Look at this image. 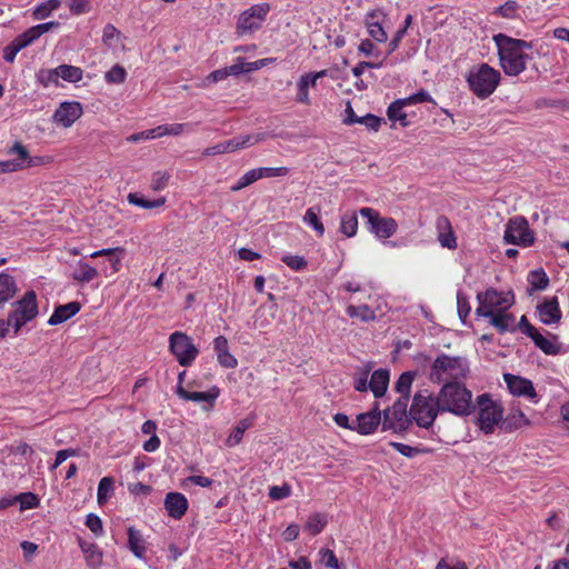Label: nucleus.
<instances>
[{
    "mask_svg": "<svg viewBox=\"0 0 569 569\" xmlns=\"http://www.w3.org/2000/svg\"><path fill=\"white\" fill-rule=\"evenodd\" d=\"M169 181V174L167 172L158 171L152 174L150 188L153 191L163 190Z\"/></svg>",
    "mask_w": 569,
    "mask_h": 569,
    "instance_id": "57",
    "label": "nucleus"
},
{
    "mask_svg": "<svg viewBox=\"0 0 569 569\" xmlns=\"http://www.w3.org/2000/svg\"><path fill=\"white\" fill-rule=\"evenodd\" d=\"M439 413H442V410L438 405L437 396L431 395L428 390L415 395L410 415L419 427H431Z\"/></svg>",
    "mask_w": 569,
    "mask_h": 569,
    "instance_id": "5",
    "label": "nucleus"
},
{
    "mask_svg": "<svg viewBox=\"0 0 569 569\" xmlns=\"http://www.w3.org/2000/svg\"><path fill=\"white\" fill-rule=\"evenodd\" d=\"M479 408L478 425L485 433H492L496 426L501 421L503 409L500 403L491 399L487 393L477 398Z\"/></svg>",
    "mask_w": 569,
    "mask_h": 569,
    "instance_id": "10",
    "label": "nucleus"
},
{
    "mask_svg": "<svg viewBox=\"0 0 569 569\" xmlns=\"http://www.w3.org/2000/svg\"><path fill=\"white\" fill-rule=\"evenodd\" d=\"M489 320V323L495 327L499 332H515L518 326H516L515 316L508 310L493 313V316L485 317Z\"/></svg>",
    "mask_w": 569,
    "mask_h": 569,
    "instance_id": "26",
    "label": "nucleus"
},
{
    "mask_svg": "<svg viewBox=\"0 0 569 569\" xmlns=\"http://www.w3.org/2000/svg\"><path fill=\"white\" fill-rule=\"evenodd\" d=\"M346 313L350 318L359 319L362 322H370L377 319L376 311L369 307L368 305H348L346 308Z\"/></svg>",
    "mask_w": 569,
    "mask_h": 569,
    "instance_id": "36",
    "label": "nucleus"
},
{
    "mask_svg": "<svg viewBox=\"0 0 569 569\" xmlns=\"http://www.w3.org/2000/svg\"><path fill=\"white\" fill-rule=\"evenodd\" d=\"M446 227L448 228L447 232H440L438 236V241L443 248L456 249L457 248V239L451 230L449 221L446 218H441L438 220V228Z\"/></svg>",
    "mask_w": 569,
    "mask_h": 569,
    "instance_id": "43",
    "label": "nucleus"
},
{
    "mask_svg": "<svg viewBox=\"0 0 569 569\" xmlns=\"http://www.w3.org/2000/svg\"><path fill=\"white\" fill-rule=\"evenodd\" d=\"M528 281L535 290H543L549 283V279L543 270L531 271L528 276Z\"/></svg>",
    "mask_w": 569,
    "mask_h": 569,
    "instance_id": "47",
    "label": "nucleus"
},
{
    "mask_svg": "<svg viewBox=\"0 0 569 569\" xmlns=\"http://www.w3.org/2000/svg\"><path fill=\"white\" fill-rule=\"evenodd\" d=\"M281 260L293 271H301L307 267V261L301 256L287 253L282 256Z\"/></svg>",
    "mask_w": 569,
    "mask_h": 569,
    "instance_id": "54",
    "label": "nucleus"
},
{
    "mask_svg": "<svg viewBox=\"0 0 569 569\" xmlns=\"http://www.w3.org/2000/svg\"><path fill=\"white\" fill-rule=\"evenodd\" d=\"M389 383V371L385 369H378L372 372L369 380V389L372 391L375 397L379 398L385 395Z\"/></svg>",
    "mask_w": 569,
    "mask_h": 569,
    "instance_id": "33",
    "label": "nucleus"
},
{
    "mask_svg": "<svg viewBox=\"0 0 569 569\" xmlns=\"http://www.w3.org/2000/svg\"><path fill=\"white\" fill-rule=\"evenodd\" d=\"M189 485H196L202 488H207L212 485V480L204 476H189L186 479H183L182 487L188 488Z\"/></svg>",
    "mask_w": 569,
    "mask_h": 569,
    "instance_id": "61",
    "label": "nucleus"
},
{
    "mask_svg": "<svg viewBox=\"0 0 569 569\" xmlns=\"http://www.w3.org/2000/svg\"><path fill=\"white\" fill-rule=\"evenodd\" d=\"M254 420L256 415H250L238 421L228 435L224 441L226 446L229 448L238 446L242 441L244 432L253 426Z\"/></svg>",
    "mask_w": 569,
    "mask_h": 569,
    "instance_id": "27",
    "label": "nucleus"
},
{
    "mask_svg": "<svg viewBox=\"0 0 569 569\" xmlns=\"http://www.w3.org/2000/svg\"><path fill=\"white\" fill-rule=\"evenodd\" d=\"M80 311V303L77 301H72L62 306H59L54 309L52 315L50 316L48 323L50 326H57L63 323L74 315Z\"/></svg>",
    "mask_w": 569,
    "mask_h": 569,
    "instance_id": "31",
    "label": "nucleus"
},
{
    "mask_svg": "<svg viewBox=\"0 0 569 569\" xmlns=\"http://www.w3.org/2000/svg\"><path fill=\"white\" fill-rule=\"evenodd\" d=\"M127 200L130 204L143 208V209L160 208V207L164 206V203L167 201L164 197H160L156 200H147L137 192L129 193L127 197Z\"/></svg>",
    "mask_w": 569,
    "mask_h": 569,
    "instance_id": "40",
    "label": "nucleus"
},
{
    "mask_svg": "<svg viewBox=\"0 0 569 569\" xmlns=\"http://www.w3.org/2000/svg\"><path fill=\"white\" fill-rule=\"evenodd\" d=\"M519 4L516 1H507L500 7L496 8L495 13L500 14L507 19H516L518 17Z\"/></svg>",
    "mask_w": 569,
    "mask_h": 569,
    "instance_id": "51",
    "label": "nucleus"
},
{
    "mask_svg": "<svg viewBox=\"0 0 569 569\" xmlns=\"http://www.w3.org/2000/svg\"><path fill=\"white\" fill-rule=\"evenodd\" d=\"M60 24L57 21H49L44 23H40L33 26L26 30L23 33L19 34L12 41L14 44L20 48V50L27 48L31 43H33L37 39H39L43 33L50 31L53 28H58Z\"/></svg>",
    "mask_w": 569,
    "mask_h": 569,
    "instance_id": "20",
    "label": "nucleus"
},
{
    "mask_svg": "<svg viewBox=\"0 0 569 569\" xmlns=\"http://www.w3.org/2000/svg\"><path fill=\"white\" fill-rule=\"evenodd\" d=\"M408 107L403 99H398L393 101L387 110V116L390 121L399 122L401 127H408L410 121L408 119V114L405 111V108Z\"/></svg>",
    "mask_w": 569,
    "mask_h": 569,
    "instance_id": "34",
    "label": "nucleus"
},
{
    "mask_svg": "<svg viewBox=\"0 0 569 569\" xmlns=\"http://www.w3.org/2000/svg\"><path fill=\"white\" fill-rule=\"evenodd\" d=\"M470 371L469 361L460 356H438L430 366L429 379L433 383L461 382Z\"/></svg>",
    "mask_w": 569,
    "mask_h": 569,
    "instance_id": "3",
    "label": "nucleus"
},
{
    "mask_svg": "<svg viewBox=\"0 0 569 569\" xmlns=\"http://www.w3.org/2000/svg\"><path fill=\"white\" fill-rule=\"evenodd\" d=\"M510 422L515 428H522L530 426V420L522 411H516L510 416Z\"/></svg>",
    "mask_w": 569,
    "mask_h": 569,
    "instance_id": "64",
    "label": "nucleus"
},
{
    "mask_svg": "<svg viewBox=\"0 0 569 569\" xmlns=\"http://www.w3.org/2000/svg\"><path fill=\"white\" fill-rule=\"evenodd\" d=\"M18 291L17 282L9 273H0V306L14 297Z\"/></svg>",
    "mask_w": 569,
    "mask_h": 569,
    "instance_id": "35",
    "label": "nucleus"
},
{
    "mask_svg": "<svg viewBox=\"0 0 569 569\" xmlns=\"http://www.w3.org/2000/svg\"><path fill=\"white\" fill-rule=\"evenodd\" d=\"M38 79L44 87L59 84L58 67L53 69L40 70L38 73Z\"/></svg>",
    "mask_w": 569,
    "mask_h": 569,
    "instance_id": "52",
    "label": "nucleus"
},
{
    "mask_svg": "<svg viewBox=\"0 0 569 569\" xmlns=\"http://www.w3.org/2000/svg\"><path fill=\"white\" fill-rule=\"evenodd\" d=\"M128 548L138 559H144L147 551V542L140 530L134 527L127 529Z\"/></svg>",
    "mask_w": 569,
    "mask_h": 569,
    "instance_id": "29",
    "label": "nucleus"
},
{
    "mask_svg": "<svg viewBox=\"0 0 569 569\" xmlns=\"http://www.w3.org/2000/svg\"><path fill=\"white\" fill-rule=\"evenodd\" d=\"M503 380L511 395L525 397L533 403L538 402V395L531 380L512 373H505Z\"/></svg>",
    "mask_w": 569,
    "mask_h": 569,
    "instance_id": "14",
    "label": "nucleus"
},
{
    "mask_svg": "<svg viewBox=\"0 0 569 569\" xmlns=\"http://www.w3.org/2000/svg\"><path fill=\"white\" fill-rule=\"evenodd\" d=\"M321 562L330 568V569H345V567L339 562L335 552L330 549H321L319 551Z\"/></svg>",
    "mask_w": 569,
    "mask_h": 569,
    "instance_id": "53",
    "label": "nucleus"
},
{
    "mask_svg": "<svg viewBox=\"0 0 569 569\" xmlns=\"http://www.w3.org/2000/svg\"><path fill=\"white\" fill-rule=\"evenodd\" d=\"M403 101H406L408 106H413L422 102H432L433 99L429 94V92H427L426 90H420L407 98H403Z\"/></svg>",
    "mask_w": 569,
    "mask_h": 569,
    "instance_id": "58",
    "label": "nucleus"
},
{
    "mask_svg": "<svg viewBox=\"0 0 569 569\" xmlns=\"http://www.w3.org/2000/svg\"><path fill=\"white\" fill-rule=\"evenodd\" d=\"M519 330L530 338L535 346L548 356H556L562 351V345L559 342L558 337L553 333L547 332L542 335L536 327H533L526 316L520 318L518 323Z\"/></svg>",
    "mask_w": 569,
    "mask_h": 569,
    "instance_id": "9",
    "label": "nucleus"
},
{
    "mask_svg": "<svg viewBox=\"0 0 569 569\" xmlns=\"http://www.w3.org/2000/svg\"><path fill=\"white\" fill-rule=\"evenodd\" d=\"M339 230L347 238H352L358 231V217L355 211L341 216Z\"/></svg>",
    "mask_w": 569,
    "mask_h": 569,
    "instance_id": "39",
    "label": "nucleus"
},
{
    "mask_svg": "<svg viewBox=\"0 0 569 569\" xmlns=\"http://www.w3.org/2000/svg\"><path fill=\"white\" fill-rule=\"evenodd\" d=\"M114 490V481L111 477H103L99 485L97 491V501L99 506H103L110 499L111 495Z\"/></svg>",
    "mask_w": 569,
    "mask_h": 569,
    "instance_id": "42",
    "label": "nucleus"
},
{
    "mask_svg": "<svg viewBox=\"0 0 569 569\" xmlns=\"http://www.w3.org/2000/svg\"><path fill=\"white\" fill-rule=\"evenodd\" d=\"M380 420V412L377 410L360 413L355 420V430L360 435H370L377 429Z\"/></svg>",
    "mask_w": 569,
    "mask_h": 569,
    "instance_id": "25",
    "label": "nucleus"
},
{
    "mask_svg": "<svg viewBox=\"0 0 569 569\" xmlns=\"http://www.w3.org/2000/svg\"><path fill=\"white\" fill-rule=\"evenodd\" d=\"M71 268V278L79 283H88L100 273V270L90 266L84 260L77 261Z\"/></svg>",
    "mask_w": 569,
    "mask_h": 569,
    "instance_id": "28",
    "label": "nucleus"
},
{
    "mask_svg": "<svg viewBox=\"0 0 569 569\" xmlns=\"http://www.w3.org/2000/svg\"><path fill=\"white\" fill-rule=\"evenodd\" d=\"M267 133L258 132L253 134H246L232 138L233 148L236 151L246 149L248 147L254 146L258 142L266 140Z\"/></svg>",
    "mask_w": 569,
    "mask_h": 569,
    "instance_id": "41",
    "label": "nucleus"
},
{
    "mask_svg": "<svg viewBox=\"0 0 569 569\" xmlns=\"http://www.w3.org/2000/svg\"><path fill=\"white\" fill-rule=\"evenodd\" d=\"M102 43L110 50L123 49V36L113 24L108 23L102 31Z\"/></svg>",
    "mask_w": 569,
    "mask_h": 569,
    "instance_id": "32",
    "label": "nucleus"
},
{
    "mask_svg": "<svg viewBox=\"0 0 569 569\" xmlns=\"http://www.w3.org/2000/svg\"><path fill=\"white\" fill-rule=\"evenodd\" d=\"M127 78V71L120 64H114L108 72L104 74V79L108 83H117L120 84L124 82Z\"/></svg>",
    "mask_w": 569,
    "mask_h": 569,
    "instance_id": "48",
    "label": "nucleus"
},
{
    "mask_svg": "<svg viewBox=\"0 0 569 569\" xmlns=\"http://www.w3.org/2000/svg\"><path fill=\"white\" fill-rule=\"evenodd\" d=\"M411 22H412V16L411 14H407L406 18H405L402 28H400L396 32L393 38L388 43V54L392 53L393 51H396L398 49V47H399L402 38L407 33V30L410 27Z\"/></svg>",
    "mask_w": 569,
    "mask_h": 569,
    "instance_id": "46",
    "label": "nucleus"
},
{
    "mask_svg": "<svg viewBox=\"0 0 569 569\" xmlns=\"http://www.w3.org/2000/svg\"><path fill=\"white\" fill-rule=\"evenodd\" d=\"M18 500L20 501L21 509H33L38 507L40 502L38 496L32 492L21 493Z\"/></svg>",
    "mask_w": 569,
    "mask_h": 569,
    "instance_id": "59",
    "label": "nucleus"
},
{
    "mask_svg": "<svg viewBox=\"0 0 569 569\" xmlns=\"http://www.w3.org/2000/svg\"><path fill=\"white\" fill-rule=\"evenodd\" d=\"M123 249L122 248H107L90 253V258L106 257L109 266H101L100 273L104 277H110L117 273L121 268Z\"/></svg>",
    "mask_w": 569,
    "mask_h": 569,
    "instance_id": "17",
    "label": "nucleus"
},
{
    "mask_svg": "<svg viewBox=\"0 0 569 569\" xmlns=\"http://www.w3.org/2000/svg\"><path fill=\"white\" fill-rule=\"evenodd\" d=\"M479 306L476 309L478 317L493 316L496 312L508 310L515 303V297L511 292L488 289L477 295Z\"/></svg>",
    "mask_w": 569,
    "mask_h": 569,
    "instance_id": "7",
    "label": "nucleus"
},
{
    "mask_svg": "<svg viewBox=\"0 0 569 569\" xmlns=\"http://www.w3.org/2000/svg\"><path fill=\"white\" fill-rule=\"evenodd\" d=\"M60 6H61V1L60 0H47V1H43V2L39 3L33 9V12H32L33 18L37 19V20L47 19L48 17H50V14L53 11L59 9Z\"/></svg>",
    "mask_w": 569,
    "mask_h": 569,
    "instance_id": "44",
    "label": "nucleus"
},
{
    "mask_svg": "<svg viewBox=\"0 0 569 569\" xmlns=\"http://www.w3.org/2000/svg\"><path fill=\"white\" fill-rule=\"evenodd\" d=\"M169 349L177 361L183 367L191 366L199 355V350L192 339L181 331H174L170 335Z\"/></svg>",
    "mask_w": 569,
    "mask_h": 569,
    "instance_id": "11",
    "label": "nucleus"
},
{
    "mask_svg": "<svg viewBox=\"0 0 569 569\" xmlns=\"http://www.w3.org/2000/svg\"><path fill=\"white\" fill-rule=\"evenodd\" d=\"M385 14L381 10H372L366 14L365 26L369 36L377 42H386L388 39L387 32L382 28V19Z\"/></svg>",
    "mask_w": 569,
    "mask_h": 569,
    "instance_id": "21",
    "label": "nucleus"
},
{
    "mask_svg": "<svg viewBox=\"0 0 569 569\" xmlns=\"http://www.w3.org/2000/svg\"><path fill=\"white\" fill-rule=\"evenodd\" d=\"M328 523V516L323 512H315L310 515L305 523V530L311 536L319 535Z\"/></svg>",
    "mask_w": 569,
    "mask_h": 569,
    "instance_id": "37",
    "label": "nucleus"
},
{
    "mask_svg": "<svg viewBox=\"0 0 569 569\" xmlns=\"http://www.w3.org/2000/svg\"><path fill=\"white\" fill-rule=\"evenodd\" d=\"M270 12L269 3H257L242 11L237 20V32L247 34L259 30Z\"/></svg>",
    "mask_w": 569,
    "mask_h": 569,
    "instance_id": "12",
    "label": "nucleus"
},
{
    "mask_svg": "<svg viewBox=\"0 0 569 569\" xmlns=\"http://www.w3.org/2000/svg\"><path fill=\"white\" fill-rule=\"evenodd\" d=\"M87 528L96 536L101 537L103 535V523L101 518L96 513H89L86 518Z\"/></svg>",
    "mask_w": 569,
    "mask_h": 569,
    "instance_id": "55",
    "label": "nucleus"
},
{
    "mask_svg": "<svg viewBox=\"0 0 569 569\" xmlns=\"http://www.w3.org/2000/svg\"><path fill=\"white\" fill-rule=\"evenodd\" d=\"M39 313L37 295L33 290L27 291L23 297L12 303V309L8 315V321L17 335L24 325L32 321Z\"/></svg>",
    "mask_w": 569,
    "mask_h": 569,
    "instance_id": "6",
    "label": "nucleus"
},
{
    "mask_svg": "<svg viewBox=\"0 0 569 569\" xmlns=\"http://www.w3.org/2000/svg\"><path fill=\"white\" fill-rule=\"evenodd\" d=\"M503 240L507 243L530 247L535 242V234L528 221L520 216L511 218L505 229Z\"/></svg>",
    "mask_w": 569,
    "mask_h": 569,
    "instance_id": "13",
    "label": "nucleus"
},
{
    "mask_svg": "<svg viewBox=\"0 0 569 569\" xmlns=\"http://www.w3.org/2000/svg\"><path fill=\"white\" fill-rule=\"evenodd\" d=\"M498 48L500 66L508 76H518L526 69L528 56L526 50L531 49V43L510 38L503 33L493 36Z\"/></svg>",
    "mask_w": 569,
    "mask_h": 569,
    "instance_id": "1",
    "label": "nucleus"
},
{
    "mask_svg": "<svg viewBox=\"0 0 569 569\" xmlns=\"http://www.w3.org/2000/svg\"><path fill=\"white\" fill-rule=\"evenodd\" d=\"M269 498L271 500H282L291 495V487L288 483H283L281 486H272L269 489Z\"/></svg>",
    "mask_w": 569,
    "mask_h": 569,
    "instance_id": "56",
    "label": "nucleus"
},
{
    "mask_svg": "<svg viewBox=\"0 0 569 569\" xmlns=\"http://www.w3.org/2000/svg\"><path fill=\"white\" fill-rule=\"evenodd\" d=\"M359 213L367 219L368 230L382 243L396 246L388 241L398 230V222L390 217H382L377 210L366 207L361 208Z\"/></svg>",
    "mask_w": 569,
    "mask_h": 569,
    "instance_id": "8",
    "label": "nucleus"
},
{
    "mask_svg": "<svg viewBox=\"0 0 569 569\" xmlns=\"http://www.w3.org/2000/svg\"><path fill=\"white\" fill-rule=\"evenodd\" d=\"M176 392L186 401L207 403L208 409L214 406L220 396V389L216 386L211 387L208 391H187L183 387L177 386ZM203 409H207V407H203Z\"/></svg>",
    "mask_w": 569,
    "mask_h": 569,
    "instance_id": "18",
    "label": "nucleus"
},
{
    "mask_svg": "<svg viewBox=\"0 0 569 569\" xmlns=\"http://www.w3.org/2000/svg\"><path fill=\"white\" fill-rule=\"evenodd\" d=\"M163 505L168 516L176 520L181 519L186 515L189 507L188 499L180 492L167 493Z\"/></svg>",
    "mask_w": 569,
    "mask_h": 569,
    "instance_id": "22",
    "label": "nucleus"
},
{
    "mask_svg": "<svg viewBox=\"0 0 569 569\" xmlns=\"http://www.w3.org/2000/svg\"><path fill=\"white\" fill-rule=\"evenodd\" d=\"M345 122L347 124H353V123H362L368 129H371L373 131H378L381 124V119L373 114H367L360 119H346Z\"/></svg>",
    "mask_w": 569,
    "mask_h": 569,
    "instance_id": "50",
    "label": "nucleus"
},
{
    "mask_svg": "<svg viewBox=\"0 0 569 569\" xmlns=\"http://www.w3.org/2000/svg\"><path fill=\"white\" fill-rule=\"evenodd\" d=\"M79 547L89 567L99 568L102 565L103 552L97 543L80 539Z\"/></svg>",
    "mask_w": 569,
    "mask_h": 569,
    "instance_id": "30",
    "label": "nucleus"
},
{
    "mask_svg": "<svg viewBox=\"0 0 569 569\" xmlns=\"http://www.w3.org/2000/svg\"><path fill=\"white\" fill-rule=\"evenodd\" d=\"M326 74L327 70L302 74L297 82L298 93L296 100L307 106L310 104L309 88L316 87L318 79L325 77Z\"/></svg>",
    "mask_w": 569,
    "mask_h": 569,
    "instance_id": "23",
    "label": "nucleus"
},
{
    "mask_svg": "<svg viewBox=\"0 0 569 569\" xmlns=\"http://www.w3.org/2000/svg\"><path fill=\"white\" fill-rule=\"evenodd\" d=\"M358 50L367 57H378L379 54V50L369 39L361 40Z\"/></svg>",
    "mask_w": 569,
    "mask_h": 569,
    "instance_id": "63",
    "label": "nucleus"
},
{
    "mask_svg": "<svg viewBox=\"0 0 569 569\" xmlns=\"http://www.w3.org/2000/svg\"><path fill=\"white\" fill-rule=\"evenodd\" d=\"M59 78L68 82H79L82 80L83 71L81 68L70 64H60L58 67Z\"/></svg>",
    "mask_w": 569,
    "mask_h": 569,
    "instance_id": "45",
    "label": "nucleus"
},
{
    "mask_svg": "<svg viewBox=\"0 0 569 569\" xmlns=\"http://www.w3.org/2000/svg\"><path fill=\"white\" fill-rule=\"evenodd\" d=\"M413 379H415V373L408 371V372H403L399 377L398 381L396 382V390L399 393L406 396L407 399H408Z\"/></svg>",
    "mask_w": 569,
    "mask_h": 569,
    "instance_id": "49",
    "label": "nucleus"
},
{
    "mask_svg": "<svg viewBox=\"0 0 569 569\" xmlns=\"http://www.w3.org/2000/svg\"><path fill=\"white\" fill-rule=\"evenodd\" d=\"M466 80L476 97L486 99L497 89L500 82V72L488 63H480L469 69Z\"/></svg>",
    "mask_w": 569,
    "mask_h": 569,
    "instance_id": "4",
    "label": "nucleus"
},
{
    "mask_svg": "<svg viewBox=\"0 0 569 569\" xmlns=\"http://www.w3.org/2000/svg\"><path fill=\"white\" fill-rule=\"evenodd\" d=\"M320 208L310 207L305 212L302 221L310 228H312L319 237L325 234V226L319 217Z\"/></svg>",
    "mask_w": 569,
    "mask_h": 569,
    "instance_id": "38",
    "label": "nucleus"
},
{
    "mask_svg": "<svg viewBox=\"0 0 569 569\" xmlns=\"http://www.w3.org/2000/svg\"><path fill=\"white\" fill-rule=\"evenodd\" d=\"M537 315L543 325H558L561 320L562 313L557 297H551L539 303L537 306Z\"/></svg>",
    "mask_w": 569,
    "mask_h": 569,
    "instance_id": "19",
    "label": "nucleus"
},
{
    "mask_svg": "<svg viewBox=\"0 0 569 569\" xmlns=\"http://www.w3.org/2000/svg\"><path fill=\"white\" fill-rule=\"evenodd\" d=\"M259 171L261 173V179H262V178L284 177L288 174L289 169L287 167H277V168L262 167V168H259Z\"/></svg>",
    "mask_w": 569,
    "mask_h": 569,
    "instance_id": "60",
    "label": "nucleus"
},
{
    "mask_svg": "<svg viewBox=\"0 0 569 569\" xmlns=\"http://www.w3.org/2000/svg\"><path fill=\"white\" fill-rule=\"evenodd\" d=\"M213 350L219 365L227 369H234L238 366L237 358L230 353L229 343L224 336H218L213 340Z\"/></svg>",
    "mask_w": 569,
    "mask_h": 569,
    "instance_id": "24",
    "label": "nucleus"
},
{
    "mask_svg": "<svg viewBox=\"0 0 569 569\" xmlns=\"http://www.w3.org/2000/svg\"><path fill=\"white\" fill-rule=\"evenodd\" d=\"M457 307H458V315L460 319L465 322V319L468 317L470 312V307L468 303V299L462 295L461 291L457 292Z\"/></svg>",
    "mask_w": 569,
    "mask_h": 569,
    "instance_id": "62",
    "label": "nucleus"
},
{
    "mask_svg": "<svg viewBox=\"0 0 569 569\" xmlns=\"http://www.w3.org/2000/svg\"><path fill=\"white\" fill-rule=\"evenodd\" d=\"M8 153L16 156L13 158L14 163H19V171L31 167H38L51 162L50 157L36 156L31 157L29 151L21 142H14L13 146L8 150Z\"/></svg>",
    "mask_w": 569,
    "mask_h": 569,
    "instance_id": "16",
    "label": "nucleus"
},
{
    "mask_svg": "<svg viewBox=\"0 0 569 569\" xmlns=\"http://www.w3.org/2000/svg\"><path fill=\"white\" fill-rule=\"evenodd\" d=\"M437 399L442 412H450L458 417L469 416L475 409L472 392L462 382L443 383L437 393Z\"/></svg>",
    "mask_w": 569,
    "mask_h": 569,
    "instance_id": "2",
    "label": "nucleus"
},
{
    "mask_svg": "<svg viewBox=\"0 0 569 569\" xmlns=\"http://www.w3.org/2000/svg\"><path fill=\"white\" fill-rule=\"evenodd\" d=\"M83 113L82 104L78 101H64L54 111L53 121L63 127L70 128Z\"/></svg>",
    "mask_w": 569,
    "mask_h": 569,
    "instance_id": "15",
    "label": "nucleus"
}]
</instances>
